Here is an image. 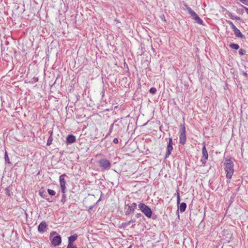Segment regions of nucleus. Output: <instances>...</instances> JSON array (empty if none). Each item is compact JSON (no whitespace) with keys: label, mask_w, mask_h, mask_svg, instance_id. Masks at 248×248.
Wrapping results in <instances>:
<instances>
[{"label":"nucleus","mask_w":248,"mask_h":248,"mask_svg":"<svg viewBox=\"0 0 248 248\" xmlns=\"http://www.w3.org/2000/svg\"><path fill=\"white\" fill-rule=\"evenodd\" d=\"M195 20L196 22L200 24V25H203V21L202 20V19L199 17L198 16L196 19H195Z\"/></svg>","instance_id":"obj_18"},{"label":"nucleus","mask_w":248,"mask_h":248,"mask_svg":"<svg viewBox=\"0 0 248 248\" xmlns=\"http://www.w3.org/2000/svg\"><path fill=\"white\" fill-rule=\"evenodd\" d=\"M224 166L227 178L230 180L232 178L234 172L233 163L232 160L227 159L224 163Z\"/></svg>","instance_id":"obj_1"},{"label":"nucleus","mask_w":248,"mask_h":248,"mask_svg":"<svg viewBox=\"0 0 248 248\" xmlns=\"http://www.w3.org/2000/svg\"><path fill=\"white\" fill-rule=\"evenodd\" d=\"M149 92L152 94H154L156 92V90L155 88L152 87L150 89Z\"/></svg>","instance_id":"obj_20"},{"label":"nucleus","mask_w":248,"mask_h":248,"mask_svg":"<svg viewBox=\"0 0 248 248\" xmlns=\"http://www.w3.org/2000/svg\"><path fill=\"white\" fill-rule=\"evenodd\" d=\"M56 234L55 232H53L50 233V239L51 240V244L54 246H57L60 245L61 243V237L60 235L54 236Z\"/></svg>","instance_id":"obj_3"},{"label":"nucleus","mask_w":248,"mask_h":248,"mask_svg":"<svg viewBox=\"0 0 248 248\" xmlns=\"http://www.w3.org/2000/svg\"><path fill=\"white\" fill-rule=\"evenodd\" d=\"M78 238V235L77 234H75L73 235L70 236L68 237V243H73Z\"/></svg>","instance_id":"obj_12"},{"label":"nucleus","mask_w":248,"mask_h":248,"mask_svg":"<svg viewBox=\"0 0 248 248\" xmlns=\"http://www.w3.org/2000/svg\"><path fill=\"white\" fill-rule=\"evenodd\" d=\"M4 160H5V164H7L9 165L11 164V162L10 161V159H9V157L8 155V153L6 152V151H5V153H4Z\"/></svg>","instance_id":"obj_14"},{"label":"nucleus","mask_w":248,"mask_h":248,"mask_svg":"<svg viewBox=\"0 0 248 248\" xmlns=\"http://www.w3.org/2000/svg\"><path fill=\"white\" fill-rule=\"evenodd\" d=\"M46 222L42 221L38 227V231L41 233H43L46 231Z\"/></svg>","instance_id":"obj_8"},{"label":"nucleus","mask_w":248,"mask_h":248,"mask_svg":"<svg viewBox=\"0 0 248 248\" xmlns=\"http://www.w3.org/2000/svg\"><path fill=\"white\" fill-rule=\"evenodd\" d=\"M136 207L137 204L136 203H133L130 205L128 204L127 207L125 208V214L126 215H130L133 214Z\"/></svg>","instance_id":"obj_4"},{"label":"nucleus","mask_w":248,"mask_h":248,"mask_svg":"<svg viewBox=\"0 0 248 248\" xmlns=\"http://www.w3.org/2000/svg\"><path fill=\"white\" fill-rule=\"evenodd\" d=\"M198 16H199L196 13L193 16H192V19L195 20V19H196L197 17H198Z\"/></svg>","instance_id":"obj_29"},{"label":"nucleus","mask_w":248,"mask_h":248,"mask_svg":"<svg viewBox=\"0 0 248 248\" xmlns=\"http://www.w3.org/2000/svg\"><path fill=\"white\" fill-rule=\"evenodd\" d=\"M138 207L147 217H151L152 212L151 209L148 206L145 205L144 203H140L138 205Z\"/></svg>","instance_id":"obj_2"},{"label":"nucleus","mask_w":248,"mask_h":248,"mask_svg":"<svg viewBox=\"0 0 248 248\" xmlns=\"http://www.w3.org/2000/svg\"><path fill=\"white\" fill-rule=\"evenodd\" d=\"M67 248H77L76 246L73 245V243H69Z\"/></svg>","instance_id":"obj_23"},{"label":"nucleus","mask_w":248,"mask_h":248,"mask_svg":"<svg viewBox=\"0 0 248 248\" xmlns=\"http://www.w3.org/2000/svg\"><path fill=\"white\" fill-rule=\"evenodd\" d=\"M186 204L185 202H182L180 204L179 209L181 213L184 212L186 210Z\"/></svg>","instance_id":"obj_13"},{"label":"nucleus","mask_w":248,"mask_h":248,"mask_svg":"<svg viewBox=\"0 0 248 248\" xmlns=\"http://www.w3.org/2000/svg\"><path fill=\"white\" fill-rule=\"evenodd\" d=\"M179 142L180 144L184 145L186 141V134H180L179 136Z\"/></svg>","instance_id":"obj_10"},{"label":"nucleus","mask_w":248,"mask_h":248,"mask_svg":"<svg viewBox=\"0 0 248 248\" xmlns=\"http://www.w3.org/2000/svg\"><path fill=\"white\" fill-rule=\"evenodd\" d=\"M51 143V140L48 139L47 140V145H50Z\"/></svg>","instance_id":"obj_32"},{"label":"nucleus","mask_w":248,"mask_h":248,"mask_svg":"<svg viewBox=\"0 0 248 248\" xmlns=\"http://www.w3.org/2000/svg\"><path fill=\"white\" fill-rule=\"evenodd\" d=\"M173 150L172 147V139L170 138L169 140V143L167 146V152L165 155V157L167 158L170 155L171 151Z\"/></svg>","instance_id":"obj_6"},{"label":"nucleus","mask_w":248,"mask_h":248,"mask_svg":"<svg viewBox=\"0 0 248 248\" xmlns=\"http://www.w3.org/2000/svg\"><path fill=\"white\" fill-rule=\"evenodd\" d=\"M99 166L104 170H106L110 168V162L106 159H102L99 161Z\"/></svg>","instance_id":"obj_5"},{"label":"nucleus","mask_w":248,"mask_h":248,"mask_svg":"<svg viewBox=\"0 0 248 248\" xmlns=\"http://www.w3.org/2000/svg\"><path fill=\"white\" fill-rule=\"evenodd\" d=\"M32 79H33V82H36L38 81V79L37 78H33Z\"/></svg>","instance_id":"obj_31"},{"label":"nucleus","mask_w":248,"mask_h":248,"mask_svg":"<svg viewBox=\"0 0 248 248\" xmlns=\"http://www.w3.org/2000/svg\"><path fill=\"white\" fill-rule=\"evenodd\" d=\"M177 202L178 203H179V202H180V196L179 195L177 196Z\"/></svg>","instance_id":"obj_33"},{"label":"nucleus","mask_w":248,"mask_h":248,"mask_svg":"<svg viewBox=\"0 0 248 248\" xmlns=\"http://www.w3.org/2000/svg\"><path fill=\"white\" fill-rule=\"evenodd\" d=\"M202 157L201 159V161L203 164H205L206 162V160L208 159V155L207 151L206 149L205 144L203 145L202 149Z\"/></svg>","instance_id":"obj_7"},{"label":"nucleus","mask_w":248,"mask_h":248,"mask_svg":"<svg viewBox=\"0 0 248 248\" xmlns=\"http://www.w3.org/2000/svg\"><path fill=\"white\" fill-rule=\"evenodd\" d=\"M187 10L189 14L191 15V16H193L196 13L193 11L190 7H187Z\"/></svg>","instance_id":"obj_17"},{"label":"nucleus","mask_w":248,"mask_h":248,"mask_svg":"<svg viewBox=\"0 0 248 248\" xmlns=\"http://www.w3.org/2000/svg\"><path fill=\"white\" fill-rule=\"evenodd\" d=\"M230 46L232 48L235 50H237L239 48V46L237 44H231Z\"/></svg>","instance_id":"obj_16"},{"label":"nucleus","mask_w":248,"mask_h":248,"mask_svg":"<svg viewBox=\"0 0 248 248\" xmlns=\"http://www.w3.org/2000/svg\"><path fill=\"white\" fill-rule=\"evenodd\" d=\"M113 142L115 143V144H117L118 143V139L117 138H114L113 139Z\"/></svg>","instance_id":"obj_28"},{"label":"nucleus","mask_w":248,"mask_h":248,"mask_svg":"<svg viewBox=\"0 0 248 248\" xmlns=\"http://www.w3.org/2000/svg\"><path fill=\"white\" fill-rule=\"evenodd\" d=\"M246 52V50L244 49H240L239 50V53L241 55H243L245 54Z\"/></svg>","instance_id":"obj_22"},{"label":"nucleus","mask_w":248,"mask_h":248,"mask_svg":"<svg viewBox=\"0 0 248 248\" xmlns=\"http://www.w3.org/2000/svg\"><path fill=\"white\" fill-rule=\"evenodd\" d=\"M6 190L7 191H8V188H6Z\"/></svg>","instance_id":"obj_38"},{"label":"nucleus","mask_w":248,"mask_h":248,"mask_svg":"<svg viewBox=\"0 0 248 248\" xmlns=\"http://www.w3.org/2000/svg\"><path fill=\"white\" fill-rule=\"evenodd\" d=\"M141 216H142V215L140 213H137L136 215V217H137V218H140Z\"/></svg>","instance_id":"obj_30"},{"label":"nucleus","mask_w":248,"mask_h":248,"mask_svg":"<svg viewBox=\"0 0 248 248\" xmlns=\"http://www.w3.org/2000/svg\"><path fill=\"white\" fill-rule=\"evenodd\" d=\"M136 221V219H131L130 220H129L128 222V223L129 224H131V223H134Z\"/></svg>","instance_id":"obj_26"},{"label":"nucleus","mask_w":248,"mask_h":248,"mask_svg":"<svg viewBox=\"0 0 248 248\" xmlns=\"http://www.w3.org/2000/svg\"><path fill=\"white\" fill-rule=\"evenodd\" d=\"M63 180H64L63 179ZM62 188H63V193H64V181H63V187H62Z\"/></svg>","instance_id":"obj_34"},{"label":"nucleus","mask_w":248,"mask_h":248,"mask_svg":"<svg viewBox=\"0 0 248 248\" xmlns=\"http://www.w3.org/2000/svg\"><path fill=\"white\" fill-rule=\"evenodd\" d=\"M76 140V137L73 135H69L66 139V142L67 144L74 143Z\"/></svg>","instance_id":"obj_9"},{"label":"nucleus","mask_w":248,"mask_h":248,"mask_svg":"<svg viewBox=\"0 0 248 248\" xmlns=\"http://www.w3.org/2000/svg\"><path fill=\"white\" fill-rule=\"evenodd\" d=\"M246 12H247V13L248 14V8L246 9Z\"/></svg>","instance_id":"obj_37"},{"label":"nucleus","mask_w":248,"mask_h":248,"mask_svg":"<svg viewBox=\"0 0 248 248\" xmlns=\"http://www.w3.org/2000/svg\"><path fill=\"white\" fill-rule=\"evenodd\" d=\"M130 225L129 223H128V222H125V223H123L122 224V225L124 227V228H125L128 225Z\"/></svg>","instance_id":"obj_25"},{"label":"nucleus","mask_w":248,"mask_h":248,"mask_svg":"<svg viewBox=\"0 0 248 248\" xmlns=\"http://www.w3.org/2000/svg\"><path fill=\"white\" fill-rule=\"evenodd\" d=\"M228 23L231 25V27L232 29L233 30H234L237 28L235 26V25L233 24L232 21H228Z\"/></svg>","instance_id":"obj_19"},{"label":"nucleus","mask_w":248,"mask_h":248,"mask_svg":"<svg viewBox=\"0 0 248 248\" xmlns=\"http://www.w3.org/2000/svg\"><path fill=\"white\" fill-rule=\"evenodd\" d=\"M234 19H237V20H239V19H240V17H239L238 16H235L234 17Z\"/></svg>","instance_id":"obj_36"},{"label":"nucleus","mask_w":248,"mask_h":248,"mask_svg":"<svg viewBox=\"0 0 248 248\" xmlns=\"http://www.w3.org/2000/svg\"><path fill=\"white\" fill-rule=\"evenodd\" d=\"M59 180H60V186L62 188V175L60 176V177H59Z\"/></svg>","instance_id":"obj_24"},{"label":"nucleus","mask_w":248,"mask_h":248,"mask_svg":"<svg viewBox=\"0 0 248 248\" xmlns=\"http://www.w3.org/2000/svg\"><path fill=\"white\" fill-rule=\"evenodd\" d=\"M180 134H186V129L185 126L183 124L181 125Z\"/></svg>","instance_id":"obj_15"},{"label":"nucleus","mask_w":248,"mask_h":248,"mask_svg":"<svg viewBox=\"0 0 248 248\" xmlns=\"http://www.w3.org/2000/svg\"><path fill=\"white\" fill-rule=\"evenodd\" d=\"M243 74L244 76H245L246 77L248 76V74H247V73L246 72H243Z\"/></svg>","instance_id":"obj_35"},{"label":"nucleus","mask_w":248,"mask_h":248,"mask_svg":"<svg viewBox=\"0 0 248 248\" xmlns=\"http://www.w3.org/2000/svg\"><path fill=\"white\" fill-rule=\"evenodd\" d=\"M229 16L231 17V19H234V17L235 16H234L232 15V14L231 13H229Z\"/></svg>","instance_id":"obj_27"},{"label":"nucleus","mask_w":248,"mask_h":248,"mask_svg":"<svg viewBox=\"0 0 248 248\" xmlns=\"http://www.w3.org/2000/svg\"><path fill=\"white\" fill-rule=\"evenodd\" d=\"M234 31L235 35L237 37L243 38L244 36L240 32V30L237 28L235 29L233 31Z\"/></svg>","instance_id":"obj_11"},{"label":"nucleus","mask_w":248,"mask_h":248,"mask_svg":"<svg viewBox=\"0 0 248 248\" xmlns=\"http://www.w3.org/2000/svg\"><path fill=\"white\" fill-rule=\"evenodd\" d=\"M47 191L50 195L54 196L55 194V191L53 190L48 189Z\"/></svg>","instance_id":"obj_21"}]
</instances>
